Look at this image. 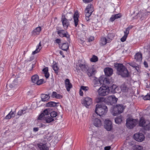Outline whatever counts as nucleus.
Returning a JSON list of instances; mask_svg holds the SVG:
<instances>
[{
	"label": "nucleus",
	"mask_w": 150,
	"mask_h": 150,
	"mask_svg": "<svg viewBox=\"0 0 150 150\" xmlns=\"http://www.w3.org/2000/svg\"><path fill=\"white\" fill-rule=\"evenodd\" d=\"M51 108H48L45 110L43 112H42L39 116L38 119L40 120H42L44 118L47 117L50 112Z\"/></svg>",
	"instance_id": "obj_10"
},
{
	"label": "nucleus",
	"mask_w": 150,
	"mask_h": 150,
	"mask_svg": "<svg viewBox=\"0 0 150 150\" xmlns=\"http://www.w3.org/2000/svg\"><path fill=\"white\" fill-rule=\"evenodd\" d=\"M57 34L59 35L61 37H66L67 40V41L69 42L70 38V35L69 34L68 32L67 31L64 30H58L57 31Z\"/></svg>",
	"instance_id": "obj_8"
},
{
	"label": "nucleus",
	"mask_w": 150,
	"mask_h": 150,
	"mask_svg": "<svg viewBox=\"0 0 150 150\" xmlns=\"http://www.w3.org/2000/svg\"><path fill=\"white\" fill-rule=\"evenodd\" d=\"M79 66L81 71L84 72H86L88 69V66L86 64H83L81 63L79 64Z\"/></svg>",
	"instance_id": "obj_20"
},
{
	"label": "nucleus",
	"mask_w": 150,
	"mask_h": 150,
	"mask_svg": "<svg viewBox=\"0 0 150 150\" xmlns=\"http://www.w3.org/2000/svg\"><path fill=\"white\" fill-rule=\"evenodd\" d=\"M129 31L128 29L126 28L125 30L124 31L125 35L120 39V40L122 42H124L126 40L128 35L129 33Z\"/></svg>",
	"instance_id": "obj_24"
},
{
	"label": "nucleus",
	"mask_w": 150,
	"mask_h": 150,
	"mask_svg": "<svg viewBox=\"0 0 150 150\" xmlns=\"http://www.w3.org/2000/svg\"><path fill=\"white\" fill-rule=\"evenodd\" d=\"M29 66H30V67H32L31 69H33V68L34 65L33 64H32V65H31L30 64H29Z\"/></svg>",
	"instance_id": "obj_64"
},
{
	"label": "nucleus",
	"mask_w": 150,
	"mask_h": 150,
	"mask_svg": "<svg viewBox=\"0 0 150 150\" xmlns=\"http://www.w3.org/2000/svg\"><path fill=\"white\" fill-rule=\"evenodd\" d=\"M40 46H41L40 42L39 45L37 46L36 50L32 52L33 54L34 55L39 52L40 50L39 48Z\"/></svg>",
	"instance_id": "obj_38"
},
{
	"label": "nucleus",
	"mask_w": 150,
	"mask_h": 150,
	"mask_svg": "<svg viewBox=\"0 0 150 150\" xmlns=\"http://www.w3.org/2000/svg\"><path fill=\"white\" fill-rule=\"evenodd\" d=\"M79 94L80 96H82L83 95V93L82 90L81 89L79 91Z\"/></svg>",
	"instance_id": "obj_58"
},
{
	"label": "nucleus",
	"mask_w": 150,
	"mask_h": 150,
	"mask_svg": "<svg viewBox=\"0 0 150 150\" xmlns=\"http://www.w3.org/2000/svg\"><path fill=\"white\" fill-rule=\"evenodd\" d=\"M12 92L11 91H8V96H11L13 94V92H12V93H11Z\"/></svg>",
	"instance_id": "obj_54"
},
{
	"label": "nucleus",
	"mask_w": 150,
	"mask_h": 150,
	"mask_svg": "<svg viewBox=\"0 0 150 150\" xmlns=\"http://www.w3.org/2000/svg\"><path fill=\"white\" fill-rule=\"evenodd\" d=\"M69 48V45L67 43H63L61 48L64 51H67Z\"/></svg>",
	"instance_id": "obj_33"
},
{
	"label": "nucleus",
	"mask_w": 150,
	"mask_h": 150,
	"mask_svg": "<svg viewBox=\"0 0 150 150\" xmlns=\"http://www.w3.org/2000/svg\"><path fill=\"white\" fill-rule=\"evenodd\" d=\"M144 65L145 67L147 68L148 67V64L146 62L144 61Z\"/></svg>",
	"instance_id": "obj_60"
},
{
	"label": "nucleus",
	"mask_w": 150,
	"mask_h": 150,
	"mask_svg": "<svg viewBox=\"0 0 150 150\" xmlns=\"http://www.w3.org/2000/svg\"><path fill=\"white\" fill-rule=\"evenodd\" d=\"M31 80L33 83L40 85L43 83L44 79H39V77L37 74L33 75L31 77Z\"/></svg>",
	"instance_id": "obj_7"
},
{
	"label": "nucleus",
	"mask_w": 150,
	"mask_h": 150,
	"mask_svg": "<svg viewBox=\"0 0 150 150\" xmlns=\"http://www.w3.org/2000/svg\"><path fill=\"white\" fill-rule=\"evenodd\" d=\"M80 89L85 91H87L89 89L88 86H81V87Z\"/></svg>",
	"instance_id": "obj_45"
},
{
	"label": "nucleus",
	"mask_w": 150,
	"mask_h": 150,
	"mask_svg": "<svg viewBox=\"0 0 150 150\" xmlns=\"http://www.w3.org/2000/svg\"><path fill=\"white\" fill-rule=\"evenodd\" d=\"M43 120H44L47 123H50L51 122L54 121V119L52 118V117H50L49 116H47V117L44 118V119Z\"/></svg>",
	"instance_id": "obj_32"
},
{
	"label": "nucleus",
	"mask_w": 150,
	"mask_h": 150,
	"mask_svg": "<svg viewBox=\"0 0 150 150\" xmlns=\"http://www.w3.org/2000/svg\"><path fill=\"white\" fill-rule=\"evenodd\" d=\"M129 64L130 66L134 68L135 67L137 64H135L133 63H130Z\"/></svg>",
	"instance_id": "obj_57"
},
{
	"label": "nucleus",
	"mask_w": 150,
	"mask_h": 150,
	"mask_svg": "<svg viewBox=\"0 0 150 150\" xmlns=\"http://www.w3.org/2000/svg\"><path fill=\"white\" fill-rule=\"evenodd\" d=\"M143 99L144 100H150V93L147 94V95L143 97Z\"/></svg>",
	"instance_id": "obj_43"
},
{
	"label": "nucleus",
	"mask_w": 150,
	"mask_h": 150,
	"mask_svg": "<svg viewBox=\"0 0 150 150\" xmlns=\"http://www.w3.org/2000/svg\"><path fill=\"white\" fill-rule=\"evenodd\" d=\"M39 130V128L38 127H34L33 129V130L35 132L38 131Z\"/></svg>",
	"instance_id": "obj_59"
},
{
	"label": "nucleus",
	"mask_w": 150,
	"mask_h": 150,
	"mask_svg": "<svg viewBox=\"0 0 150 150\" xmlns=\"http://www.w3.org/2000/svg\"><path fill=\"white\" fill-rule=\"evenodd\" d=\"M38 146L40 150H49V148L47 146L46 144L40 143L38 144Z\"/></svg>",
	"instance_id": "obj_22"
},
{
	"label": "nucleus",
	"mask_w": 150,
	"mask_h": 150,
	"mask_svg": "<svg viewBox=\"0 0 150 150\" xmlns=\"http://www.w3.org/2000/svg\"><path fill=\"white\" fill-rule=\"evenodd\" d=\"M108 111L106 106L103 104H97L96 105L95 112L100 116L105 115Z\"/></svg>",
	"instance_id": "obj_2"
},
{
	"label": "nucleus",
	"mask_w": 150,
	"mask_h": 150,
	"mask_svg": "<svg viewBox=\"0 0 150 150\" xmlns=\"http://www.w3.org/2000/svg\"><path fill=\"white\" fill-rule=\"evenodd\" d=\"M58 103H56L53 101H50L46 104V106L48 107H54L57 106V104H58Z\"/></svg>",
	"instance_id": "obj_27"
},
{
	"label": "nucleus",
	"mask_w": 150,
	"mask_h": 150,
	"mask_svg": "<svg viewBox=\"0 0 150 150\" xmlns=\"http://www.w3.org/2000/svg\"><path fill=\"white\" fill-rule=\"evenodd\" d=\"M62 96L60 95L59 94L57 93L55 97L57 99H60L62 98Z\"/></svg>",
	"instance_id": "obj_47"
},
{
	"label": "nucleus",
	"mask_w": 150,
	"mask_h": 150,
	"mask_svg": "<svg viewBox=\"0 0 150 150\" xmlns=\"http://www.w3.org/2000/svg\"><path fill=\"white\" fill-rule=\"evenodd\" d=\"M41 30V27L39 26L34 29L31 32V35L33 36H35L36 35L39 34Z\"/></svg>",
	"instance_id": "obj_18"
},
{
	"label": "nucleus",
	"mask_w": 150,
	"mask_h": 150,
	"mask_svg": "<svg viewBox=\"0 0 150 150\" xmlns=\"http://www.w3.org/2000/svg\"><path fill=\"white\" fill-rule=\"evenodd\" d=\"M44 74L45 78L46 79H48L50 76V74L48 72L46 73H45V74Z\"/></svg>",
	"instance_id": "obj_52"
},
{
	"label": "nucleus",
	"mask_w": 150,
	"mask_h": 150,
	"mask_svg": "<svg viewBox=\"0 0 150 150\" xmlns=\"http://www.w3.org/2000/svg\"><path fill=\"white\" fill-rule=\"evenodd\" d=\"M122 16L121 13H119L112 15L111 17L110 20L112 22L115 19L120 18Z\"/></svg>",
	"instance_id": "obj_25"
},
{
	"label": "nucleus",
	"mask_w": 150,
	"mask_h": 150,
	"mask_svg": "<svg viewBox=\"0 0 150 150\" xmlns=\"http://www.w3.org/2000/svg\"><path fill=\"white\" fill-rule=\"evenodd\" d=\"M105 99L103 97H98L96 98L95 99L96 102L97 103H99L104 101Z\"/></svg>",
	"instance_id": "obj_35"
},
{
	"label": "nucleus",
	"mask_w": 150,
	"mask_h": 150,
	"mask_svg": "<svg viewBox=\"0 0 150 150\" xmlns=\"http://www.w3.org/2000/svg\"><path fill=\"white\" fill-rule=\"evenodd\" d=\"M115 123L117 124H120L122 121V117L121 116L115 118Z\"/></svg>",
	"instance_id": "obj_34"
},
{
	"label": "nucleus",
	"mask_w": 150,
	"mask_h": 150,
	"mask_svg": "<svg viewBox=\"0 0 150 150\" xmlns=\"http://www.w3.org/2000/svg\"><path fill=\"white\" fill-rule=\"evenodd\" d=\"M95 72V70L93 68H88V69L86 73H87L89 77H90L95 75L94 72Z\"/></svg>",
	"instance_id": "obj_23"
},
{
	"label": "nucleus",
	"mask_w": 150,
	"mask_h": 150,
	"mask_svg": "<svg viewBox=\"0 0 150 150\" xmlns=\"http://www.w3.org/2000/svg\"><path fill=\"white\" fill-rule=\"evenodd\" d=\"M134 68L138 72L139 71V67L138 64H136L135 67Z\"/></svg>",
	"instance_id": "obj_50"
},
{
	"label": "nucleus",
	"mask_w": 150,
	"mask_h": 150,
	"mask_svg": "<svg viewBox=\"0 0 150 150\" xmlns=\"http://www.w3.org/2000/svg\"><path fill=\"white\" fill-rule=\"evenodd\" d=\"M55 42L56 43L59 44L61 42V40L57 38L56 39Z\"/></svg>",
	"instance_id": "obj_53"
},
{
	"label": "nucleus",
	"mask_w": 150,
	"mask_h": 150,
	"mask_svg": "<svg viewBox=\"0 0 150 150\" xmlns=\"http://www.w3.org/2000/svg\"><path fill=\"white\" fill-rule=\"evenodd\" d=\"M65 83L67 91H69L70 89L72 87V85L70 83V80L69 79H67L65 80Z\"/></svg>",
	"instance_id": "obj_19"
},
{
	"label": "nucleus",
	"mask_w": 150,
	"mask_h": 150,
	"mask_svg": "<svg viewBox=\"0 0 150 150\" xmlns=\"http://www.w3.org/2000/svg\"><path fill=\"white\" fill-rule=\"evenodd\" d=\"M132 26L129 25L126 28L128 29L129 30L132 28Z\"/></svg>",
	"instance_id": "obj_63"
},
{
	"label": "nucleus",
	"mask_w": 150,
	"mask_h": 150,
	"mask_svg": "<svg viewBox=\"0 0 150 150\" xmlns=\"http://www.w3.org/2000/svg\"><path fill=\"white\" fill-rule=\"evenodd\" d=\"M142 55L141 53H137L134 56V58L137 62H140L142 60Z\"/></svg>",
	"instance_id": "obj_26"
},
{
	"label": "nucleus",
	"mask_w": 150,
	"mask_h": 150,
	"mask_svg": "<svg viewBox=\"0 0 150 150\" xmlns=\"http://www.w3.org/2000/svg\"><path fill=\"white\" fill-rule=\"evenodd\" d=\"M103 82V81L102 80V76L100 77L98 79L95 77L93 80L94 87L100 86L101 84H102V82Z\"/></svg>",
	"instance_id": "obj_15"
},
{
	"label": "nucleus",
	"mask_w": 150,
	"mask_h": 150,
	"mask_svg": "<svg viewBox=\"0 0 150 150\" xmlns=\"http://www.w3.org/2000/svg\"><path fill=\"white\" fill-rule=\"evenodd\" d=\"M104 126L107 131H110L112 128L111 121L109 120H105L104 121Z\"/></svg>",
	"instance_id": "obj_14"
},
{
	"label": "nucleus",
	"mask_w": 150,
	"mask_h": 150,
	"mask_svg": "<svg viewBox=\"0 0 150 150\" xmlns=\"http://www.w3.org/2000/svg\"><path fill=\"white\" fill-rule=\"evenodd\" d=\"M93 125L97 127H99L102 125L101 120L98 118L95 119L93 121Z\"/></svg>",
	"instance_id": "obj_21"
},
{
	"label": "nucleus",
	"mask_w": 150,
	"mask_h": 150,
	"mask_svg": "<svg viewBox=\"0 0 150 150\" xmlns=\"http://www.w3.org/2000/svg\"><path fill=\"white\" fill-rule=\"evenodd\" d=\"M94 40V38L93 37H91L89 39H88V41L89 42H91L93 41Z\"/></svg>",
	"instance_id": "obj_56"
},
{
	"label": "nucleus",
	"mask_w": 150,
	"mask_h": 150,
	"mask_svg": "<svg viewBox=\"0 0 150 150\" xmlns=\"http://www.w3.org/2000/svg\"><path fill=\"white\" fill-rule=\"evenodd\" d=\"M65 16L67 19L69 21H71L73 17L75 23V27L77 26L78 24V18L79 17L78 13L75 12L74 14V16L73 15V14L71 13H68L65 15Z\"/></svg>",
	"instance_id": "obj_3"
},
{
	"label": "nucleus",
	"mask_w": 150,
	"mask_h": 150,
	"mask_svg": "<svg viewBox=\"0 0 150 150\" xmlns=\"http://www.w3.org/2000/svg\"><path fill=\"white\" fill-rule=\"evenodd\" d=\"M118 99L114 96H109L107 99V102L108 105H113L116 104Z\"/></svg>",
	"instance_id": "obj_11"
},
{
	"label": "nucleus",
	"mask_w": 150,
	"mask_h": 150,
	"mask_svg": "<svg viewBox=\"0 0 150 150\" xmlns=\"http://www.w3.org/2000/svg\"><path fill=\"white\" fill-rule=\"evenodd\" d=\"M94 11V9L92 4H89L87 6L85 10V18L87 21H89V17Z\"/></svg>",
	"instance_id": "obj_4"
},
{
	"label": "nucleus",
	"mask_w": 150,
	"mask_h": 150,
	"mask_svg": "<svg viewBox=\"0 0 150 150\" xmlns=\"http://www.w3.org/2000/svg\"><path fill=\"white\" fill-rule=\"evenodd\" d=\"M115 67L116 68L118 74L123 77H128L129 76V73L127 68L122 64L115 63Z\"/></svg>",
	"instance_id": "obj_1"
},
{
	"label": "nucleus",
	"mask_w": 150,
	"mask_h": 150,
	"mask_svg": "<svg viewBox=\"0 0 150 150\" xmlns=\"http://www.w3.org/2000/svg\"><path fill=\"white\" fill-rule=\"evenodd\" d=\"M102 80L103 81L102 82L103 85H105V84L108 85L110 83V80L107 78H104L103 77H102Z\"/></svg>",
	"instance_id": "obj_31"
},
{
	"label": "nucleus",
	"mask_w": 150,
	"mask_h": 150,
	"mask_svg": "<svg viewBox=\"0 0 150 150\" xmlns=\"http://www.w3.org/2000/svg\"><path fill=\"white\" fill-rule=\"evenodd\" d=\"M61 21L64 29L67 30L69 25V21L67 20L66 18L65 15L64 14L62 15Z\"/></svg>",
	"instance_id": "obj_12"
},
{
	"label": "nucleus",
	"mask_w": 150,
	"mask_h": 150,
	"mask_svg": "<svg viewBox=\"0 0 150 150\" xmlns=\"http://www.w3.org/2000/svg\"><path fill=\"white\" fill-rule=\"evenodd\" d=\"M111 149V147L110 146H105L104 148L105 150H110Z\"/></svg>",
	"instance_id": "obj_55"
},
{
	"label": "nucleus",
	"mask_w": 150,
	"mask_h": 150,
	"mask_svg": "<svg viewBox=\"0 0 150 150\" xmlns=\"http://www.w3.org/2000/svg\"><path fill=\"white\" fill-rule=\"evenodd\" d=\"M57 93L55 91H53L52 92V97L53 98H55L56 97V96L57 95Z\"/></svg>",
	"instance_id": "obj_49"
},
{
	"label": "nucleus",
	"mask_w": 150,
	"mask_h": 150,
	"mask_svg": "<svg viewBox=\"0 0 150 150\" xmlns=\"http://www.w3.org/2000/svg\"><path fill=\"white\" fill-rule=\"evenodd\" d=\"M105 75L107 76H111L113 73V70L110 67L105 68L104 70Z\"/></svg>",
	"instance_id": "obj_17"
},
{
	"label": "nucleus",
	"mask_w": 150,
	"mask_h": 150,
	"mask_svg": "<svg viewBox=\"0 0 150 150\" xmlns=\"http://www.w3.org/2000/svg\"><path fill=\"white\" fill-rule=\"evenodd\" d=\"M55 73L57 74L58 71V68L57 65L54 64L52 67Z\"/></svg>",
	"instance_id": "obj_41"
},
{
	"label": "nucleus",
	"mask_w": 150,
	"mask_h": 150,
	"mask_svg": "<svg viewBox=\"0 0 150 150\" xmlns=\"http://www.w3.org/2000/svg\"><path fill=\"white\" fill-rule=\"evenodd\" d=\"M136 121L134 119L128 118L126 120V125L129 129H132L136 125Z\"/></svg>",
	"instance_id": "obj_9"
},
{
	"label": "nucleus",
	"mask_w": 150,
	"mask_h": 150,
	"mask_svg": "<svg viewBox=\"0 0 150 150\" xmlns=\"http://www.w3.org/2000/svg\"><path fill=\"white\" fill-rule=\"evenodd\" d=\"M144 129L146 130H150V123H149L148 124L146 125L144 127Z\"/></svg>",
	"instance_id": "obj_44"
},
{
	"label": "nucleus",
	"mask_w": 150,
	"mask_h": 150,
	"mask_svg": "<svg viewBox=\"0 0 150 150\" xmlns=\"http://www.w3.org/2000/svg\"><path fill=\"white\" fill-rule=\"evenodd\" d=\"M82 103L86 107H87L92 103V99L90 97H86L84 99Z\"/></svg>",
	"instance_id": "obj_16"
},
{
	"label": "nucleus",
	"mask_w": 150,
	"mask_h": 150,
	"mask_svg": "<svg viewBox=\"0 0 150 150\" xmlns=\"http://www.w3.org/2000/svg\"><path fill=\"white\" fill-rule=\"evenodd\" d=\"M26 113L25 110H21L18 111V115H21Z\"/></svg>",
	"instance_id": "obj_42"
},
{
	"label": "nucleus",
	"mask_w": 150,
	"mask_h": 150,
	"mask_svg": "<svg viewBox=\"0 0 150 150\" xmlns=\"http://www.w3.org/2000/svg\"><path fill=\"white\" fill-rule=\"evenodd\" d=\"M42 71L44 72V73L45 74V73H46L48 72V68L47 67H45L44 68Z\"/></svg>",
	"instance_id": "obj_48"
},
{
	"label": "nucleus",
	"mask_w": 150,
	"mask_h": 150,
	"mask_svg": "<svg viewBox=\"0 0 150 150\" xmlns=\"http://www.w3.org/2000/svg\"><path fill=\"white\" fill-rule=\"evenodd\" d=\"M93 0H83V2L86 3H90Z\"/></svg>",
	"instance_id": "obj_51"
},
{
	"label": "nucleus",
	"mask_w": 150,
	"mask_h": 150,
	"mask_svg": "<svg viewBox=\"0 0 150 150\" xmlns=\"http://www.w3.org/2000/svg\"><path fill=\"white\" fill-rule=\"evenodd\" d=\"M142 147L140 146H139L137 148V150H142Z\"/></svg>",
	"instance_id": "obj_62"
},
{
	"label": "nucleus",
	"mask_w": 150,
	"mask_h": 150,
	"mask_svg": "<svg viewBox=\"0 0 150 150\" xmlns=\"http://www.w3.org/2000/svg\"><path fill=\"white\" fill-rule=\"evenodd\" d=\"M51 110L52 109L50 110V113L51 117L53 118L56 117L57 115V113L54 111H51Z\"/></svg>",
	"instance_id": "obj_37"
},
{
	"label": "nucleus",
	"mask_w": 150,
	"mask_h": 150,
	"mask_svg": "<svg viewBox=\"0 0 150 150\" xmlns=\"http://www.w3.org/2000/svg\"><path fill=\"white\" fill-rule=\"evenodd\" d=\"M101 43L103 45H105L108 43L107 38L105 37H102L100 40Z\"/></svg>",
	"instance_id": "obj_39"
},
{
	"label": "nucleus",
	"mask_w": 150,
	"mask_h": 150,
	"mask_svg": "<svg viewBox=\"0 0 150 150\" xmlns=\"http://www.w3.org/2000/svg\"><path fill=\"white\" fill-rule=\"evenodd\" d=\"M120 89L122 92H126L128 91V87L125 83H123L120 86Z\"/></svg>",
	"instance_id": "obj_29"
},
{
	"label": "nucleus",
	"mask_w": 150,
	"mask_h": 150,
	"mask_svg": "<svg viewBox=\"0 0 150 150\" xmlns=\"http://www.w3.org/2000/svg\"><path fill=\"white\" fill-rule=\"evenodd\" d=\"M125 108V107L122 104L117 105L116 106L113 108L112 111L113 115L116 116L117 115L122 113L123 112Z\"/></svg>",
	"instance_id": "obj_5"
},
{
	"label": "nucleus",
	"mask_w": 150,
	"mask_h": 150,
	"mask_svg": "<svg viewBox=\"0 0 150 150\" xmlns=\"http://www.w3.org/2000/svg\"><path fill=\"white\" fill-rule=\"evenodd\" d=\"M134 137V139L139 142H142L144 141L145 139L144 135L142 133L135 134Z\"/></svg>",
	"instance_id": "obj_13"
},
{
	"label": "nucleus",
	"mask_w": 150,
	"mask_h": 150,
	"mask_svg": "<svg viewBox=\"0 0 150 150\" xmlns=\"http://www.w3.org/2000/svg\"><path fill=\"white\" fill-rule=\"evenodd\" d=\"M15 116V114L14 112L12 111V110L5 117L6 119H10L11 117H14Z\"/></svg>",
	"instance_id": "obj_30"
},
{
	"label": "nucleus",
	"mask_w": 150,
	"mask_h": 150,
	"mask_svg": "<svg viewBox=\"0 0 150 150\" xmlns=\"http://www.w3.org/2000/svg\"><path fill=\"white\" fill-rule=\"evenodd\" d=\"M110 92L108 86H102L98 90V95L101 96H104L108 94Z\"/></svg>",
	"instance_id": "obj_6"
},
{
	"label": "nucleus",
	"mask_w": 150,
	"mask_h": 150,
	"mask_svg": "<svg viewBox=\"0 0 150 150\" xmlns=\"http://www.w3.org/2000/svg\"><path fill=\"white\" fill-rule=\"evenodd\" d=\"M98 60L97 56L95 55H93L90 61L92 62H96Z\"/></svg>",
	"instance_id": "obj_40"
},
{
	"label": "nucleus",
	"mask_w": 150,
	"mask_h": 150,
	"mask_svg": "<svg viewBox=\"0 0 150 150\" xmlns=\"http://www.w3.org/2000/svg\"><path fill=\"white\" fill-rule=\"evenodd\" d=\"M107 42H108V43H110L111 41L112 40H111L110 38H107Z\"/></svg>",
	"instance_id": "obj_61"
},
{
	"label": "nucleus",
	"mask_w": 150,
	"mask_h": 150,
	"mask_svg": "<svg viewBox=\"0 0 150 150\" xmlns=\"http://www.w3.org/2000/svg\"><path fill=\"white\" fill-rule=\"evenodd\" d=\"M107 38H110L111 40H112L114 38V36L112 33L108 34L107 36Z\"/></svg>",
	"instance_id": "obj_46"
},
{
	"label": "nucleus",
	"mask_w": 150,
	"mask_h": 150,
	"mask_svg": "<svg viewBox=\"0 0 150 150\" xmlns=\"http://www.w3.org/2000/svg\"><path fill=\"white\" fill-rule=\"evenodd\" d=\"M41 100L42 101H47L50 98V97L48 95L42 94L41 96Z\"/></svg>",
	"instance_id": "obj_28"
},
{
	"label": "nucleus",
	"mask_w": 150,
	"mask_h": 150,
	"mask_svg": "<svg viewBox=\"0 0 150 150\" xmlns=\"http://www.w3.org/2000/svg\"><path fill=\"white\" fill-rule=\"evenodd\" d=\"M145 121L144 119L141 118L139 120V125L140 126L144 127Z\"/></svg>",
	"instance_id": "obj_36"
}]
</instances>
